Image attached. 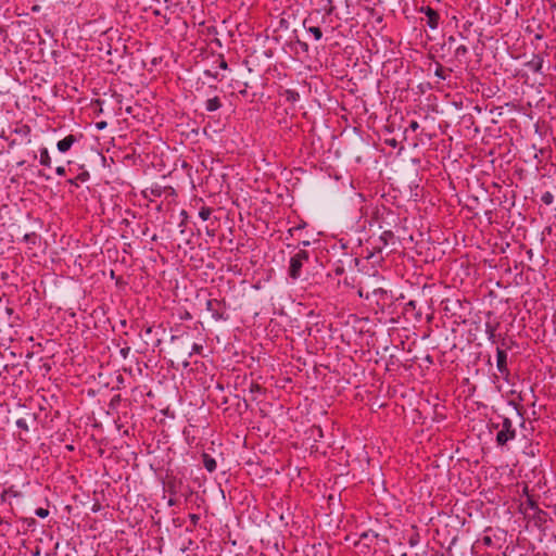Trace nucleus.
I'll list each match as a JSON object with an SVG mask.
<instances>
[{
  "instance_id": "nucleus-1",
  "label": "nucleus",
  "mask_w": 556,
  "mask_h": 556,
  "mask_svg": "<svg viewBox=\"0 0 556 556\" xmlns=\"http://www.w3.org/2000/svg\"><path fill=\"white\" fill-rule=\"evenodd\" d=\"M11 377L2 376V396H4L2 401V407H7V402L10 403V407L14 410H20L21 407L25 406L22 403V397L20 396L24 380L20 378L23 372V369L20 365L11 366Z\"/></svg>"
},
{
  "instance_id": "nucleus-2",
  "label": "nucleus",
  "mask_w": 556,
  "mask_h": 556,
  "mask_svg": "<svg viewBox=\"0 0 556 556\" xmlns=\"http://www.w3.org/2000/svg\"><path fill=\"white\" fill-rule=\"evenodd\" d=\"M5 313L8 315V329L2 328V346L4 341H15L20 336L18 328L22 327L21 318L17 314H14L12 307H5Z\"/></svg>"
},
{
  "instance_id": "nucleus-3",
  "label": "nucleus",
  "mask_w": 556,
  "mask_h": 556,
  "mask_svg": "<svg viewBox=\"0 0 556 556\" xmlns=\"http://www.w3.org/2000/svg\"><path fill=\"white\" fill-rule=\"evenodd\" d=\"M309 258L308 252L305 250H299L291 258L289 265V276L296 280L302 275V267Z\"/></svg>"
},
{
  "instance_id": "nucleus-4",
  "label": "nucleus",
  "mask_w": 556,
  "mask_h": 556,
  "mask_svg": "<svg viewBox=\"0 0 556 556\" xmlns=\"http://www.w3.org/2000/svg\"><path fill=\"white\" fill-rule=\"evenodd\" d=\"M29 413L26 410V407H21L20 410H14L10 407V403L7 402V416H5V422H14L20 429H23L25 431L28 430L25 416H28Z\"/></svg>"
},
{
  "instance_id": "nucleus-5",
  "label": "nucleus",
  "mask_w": 556,
  "mask_h": 556,
  "mask_svg": "<svg viewBox=\"0 0 556 556\" xmlns=\"http://www.w3.org/2000/svg\"><path fill=\"white\" fill-rule=\"evenodd\" d=\"M516 438V429L513 426V421L505 417L503 418L501 429L496 434V443L500 446H504L508 441Z\"/></svg>"
},
{
  "instance_id": "nucleus-6",
  "label": "nucleus",
  "mask_w": 556,
  "mask_h": 556,
  "mask_svg": "<svg viewBox=\"0 0 556 556\" xmlns=\"http://www.w3.org/2000/svg\"><path fill=\"white\" fill-rule=\"evenodd\" d=\"M29 127L28 126H22L20 129H15V137L10 138L7 137L5 140L9 142V149L13 148V146H25L30 142L29 139ZM2 139H4V136L2 135Z\"/></svg>"
},
{
  "instance_id": "nucleus-7",
  "label": "nucleus",
  "mask_w": 556,
  "mask_h": 556,
  "mask_svg": "<svg viewBox=\"0 0 556 556\" xmlns=\"http://www.w3.org/2000/svg\"><path fill=\"white\" fill-rule=\"evenodd\" d=\"M184 481L173 475H166L164 480V491L172 496L181 494L184 489Z\"/></svg>"
},
{
  "instance_id": "nucleus-8",
  "label": "nucleus",
  "mask_w": 556,
  "mask_h": 556,
  "mask_svg": "<svg viewBox=\"0 0 556 556\" xmlns=\"http://www.w3.org/2000/svg\"><path fill=\"white\" fill-rule=\"evenodd\" d=\"M496 368L505 381H509L510 371L507 366V353L501 348L496 349Z\"/></svg>"
},
{
  "instance_id": "nucleus-9",
  "label": "nucleus",
  "mask_w": 556,
  "mask_h": 556,
  "mask_svg": "<svg viewBox=\"0 0 556 556\" xmlns=\"http://www.w3.org/2000/svg\"><path fill=\"white\" fill-rule=\"evenodd\" d=\"M206 309L212 314L215 320H225V307L220 301L211 299L206 301Z\"/></svg>"
},
{
  "instance_id": "nucleus-10",
  "label": "nucleus",
  "mask_w": 556,
  "mask_h": 556,
  "mask_svg": "<svg viewBox=\"0 0 556 556\" xmlns=\"http://www.w3.org/2000/svg\"><path fill=\"white\" fill-rule=\"evenodd\" d=\"M421 12H424L426 14L427 25L431 29H435L438 27L439 21H440L439 13L434 9H432L430 7L422 8Z\"/></svg>"
},
{
  "instance_id": "nucleus-11",
  "label": "nucleus",
  "mask_w": 556,
  "mask_h": 556,
  "mask_svg": "<svg viewBox=\"0 0 556 556\" xmlns=\"http://www.w3.org/2000/svg\"><path fill=\"white\" fill-rule=\"evenodd\" d=\"M526 66L534 73H541L543 67V56L533 54L532 59L527 62Z\"/></svg>"
},
{
  "instance_id": "nucleus-12",
  "label": "nucleus",
  "mask_w": 556,
  "mask_h": 556,
  "mask_svg": "<svg viewBox=\"0 0 556 556\" xmlns=\"http://www.w3.org/2000/svg\"><path fill=\"white\" fill-rule=\"evenodd\" d=\"M77 141V138L76 136L74 135H68L66 136L65 138H63L62 140H60L56 144L58 147V150L62 153H65L67 152L72 146Z\"/></svg>"
},
{
  "instance_id": "nucleus-13",
  "label": "nucleus",
  "mask_w": 556,
  "mask_h": 556,
  "mask_svg": "<svg viewBox=\"0 0 556 556\" xmlns=\"http://www.w3.org/2000/svg\"><path fill=\"white\" fill-rule=\"evenodd\" d=\"M202 462H203L204 468L208 472H214L216 470V467H217L216 460L207 453L202 454Z\"/></svg>"
},
{
  "instance_id": "nucleus-14",
  "label": "nucleus",
  "mask_w": 556,
  "mask_h": 556,
  "mask_svg": "<svg viewBox=\"0 0 556 556\" xmlns=\"http://www.w3.org/2000/svg\"><path fill=\"white\" fill-rule=\"evenodd\" d=\"M222 108V101L218 97H213L205 102V109L208 112H215Z\"/></svg>"
},
{
  "instance_id": "nucleus-15",
  "label": "nucleus",
  "mask_w": 556,
  "mask_h": 556,
  "mask_svg": "<svg viewBox=\"0 0 556 556\" xmlns=\"http://www.w3.org/2000/svg\"><path fill=\"white\" fill-rule=\"evenodd\" d=\"M377 536H378V534L375 533L374 531H366L361 534L359 541L357 544H361L362 542H364L365 546H369V543L372 542L374 540H376Z\"/></svg>"
},
{
  "instance_id": "nucleus-16",
  "label": "nucleus",
  "mask_w": 556,
  "mask_h": 556,
  "mask_svg": "<svg viewBox=\"0 0 556 556\" xmlns=\"http://www.w3.org/2000/svg\"><path fill=\"white\" fill-rule=\"evenodd\" d=\"M498 327V323L493 325L491 323H485V333L488 336V340L492 343H495V338H496V334H495V331Z\"/></svg>"
},
{
  "instance_id": "nucleus-17",
  "label": "nucleus",
  "mask_w": 556,
  "mask_h": 556,
  "mask_svg": "<svg viewBox=\"0 0 556 556\" xmlns=\"http://www.w3.org/2000/svg\"><path fill=\"white\" fill-rule=\"evenodd\" d=\"M39 162H40L41 165H43L46 167H50L51 166V157L49 155V152H48L47 148H41L40 149Z\"/></svg>"
},
{
  "instance_id": "nucleus-18",
  "label": "nucleus",
  "mask_w": 556,
  "mask_h": 556,
  "mask_svg": "<svg viewBox=\"0 0 556 556\" xmlns=\"http://www.w3.org/2000/svg\"><path fill=\"white\" fill-rule=\"evenodd\" d=\"M2 556H27L26 551L20 548H12L9 546L8 551L2 552Z\"/></svg>"
},
{
  "instance_id": "nucleus-19",
  "label": "nucleus",
  "mask_w": 556,
  "mask_h": 556,
  "mask_svg": "<svg viewBox=\"0 0 556 556\" xmlns=\"http://www.w3.org/2000/svg\"><path fill=\"white\" fill-rule=\"evenodd\" d=\"M451 72H452V70H450V68H448V70H446V68H444L442 65H440V64H439V65L437 66V70H435V72H434V75H435L437 77H439L440 79L445 80V79L447 78V76H448V74H450Z\"/></svg>"
},
{
  "instance_id": "nucleus-20",
  "label": "nucleus",
  "mask_w": 556,
  "mask_h": 556,
  "mask_svg": "<svg viewBox=\"0 0 556 556\" xmlns=\"http://www.w3.org/2000/svg\"><path fill=\"white\" fill-rule=\"evenodd\" d=\"M306 29L314 36V38L316 40H320L321 37H323V31L319 27L317 26H309V27H306Z\"/></svg>"
},
{
  "instance_id": "nucleus-21",
  "label": "nucleus",
  "mask_w": 556,
  "mask_h": 556,
  "mask_svg": "<svg viewBox=\"0 0 556 556\" xmlns=\"http://www.w3.org/2000/svg\"><path fill=\"white\" fill-rule=\"evenodd\" d=\"M212 214V208L207 206H202L199 211V216L202 220H207Z\"/></svg>"
},
{
  "instance_id": "nucleus-22",
  "label": "nucleus",
  "mask_w": 556,
  "mask_h": 556,
  "mask_svg": "<svg viewBox=\"0 0 556 556\" xmlns=\"http://www.w3.org/2000/svg\"><path fill=\"white\" fill-rule=\"evenodd\" d=\"M541 201L545 204V205H551L553 204L554 202V195L551 191H546L542 194L541 197Z\"/></svg>"
},
{
  "instance_id": "nucleus-23",
  "label": "nucleus",
  "mask_w": 556,
  "mask_h": 556,
  "mask_svg": "<svg viewBox=\"0 0 556 556\" xmlns=\"http://www.w3.org/2000/svg\"><path fill=\"white\" fill-rule=\"evenodd\" d=\"M286 97H287V100L291 101V102H295L300 98L299 93L296 91H294V90H287L286 91Z\"/></svg>"
},
{
  "instance_id": "nucleus-24",
  "label": "nucleus",
  "mask_w": 556,
  "mask_h": 556,
  "mask_svg": "<svg viewBox=\"0 0 556 556\" xmlns=\"http://www.w3.org/2000/svg\"><path fill=\"white\" fill-rule=\"evenodd\" d=\"M326 15H332L336 11V7L333 4V0H327V5L325 7Z\"/></svg>"
},
{
  "instance_id": "nucleus-25",
  "label": "nucleus",
  "mask_w": 556,
  "mask_h": 556,
  "mask_svg": "<svg viewBox=\"0 0 556 556\" xmlns=\"http://www.w3.org/2000/svg\"><path fill=\"white\" fill-rule=\"evenodd\" d=\"M203 350V346L198 343H193L191 352H189L188 356L191 357L193 354H199Z\"/></svg>"
},
{
  "instance_id": "nucleus-26",
  "label": "nucleus",
  "mask_w": 556,
  "mask_h": 556,
  "mask_svg": "<svg viewBox=\"0 0 556 556\" xmlns=\"http://www.w3.org/2000/svg\"><path fill=\"white\" fill-rule=\"evenodd\" d=\"M35 514L40 518H46L49 515V510L47 508L39 507L35 510Z\"/></svg>"
},
{
  "instance_id": "nucleus-27",
  "label": "nucleus",
  "mask_w": 556,
  "mask_h": 556,
  "mask_svg": "<svg viewBox=\"0 0 556 556\" xmlns=\"http://www.w3.org/2000/svg\"><path fill=\"white\" fill-rule=\"evenodd\" d=\"M456 55H465L468 53V49L466 46L462 45L459 47L456 48V51H455Z\"/></svg>"
},
{
  "instance_id": "nucleus-28",
  "label": "nucleus",
  "mask_w": 556,
  "mask_h": 556,
  "mask_svg": "<svg viewBox=\"0 0 556 556\" xmlns=\"http://www.w3.org/2000/svg\"><path fill=\"white\" fill-rule=\"evenodd\" d=\"M151 193L156 197H161L162 194V187L155 186L150 189Z\"/></svg>"
},
{
  "instance_id": "nucleus-29",
  "label": "nucleus",
  "mask_w": 556,
  "mask_h": 556,
  "mask_svg": "<svg viewBox=\"0 0 556 556\" xmlns=\"http://www.w3.org/2000/svg\"><path fill=\"white\" fill-rule=\"evenodd\" d=\"M168 506H176L178 504L177 496L169 495V498L167 501Z\"/></svg>"
},
{
  "instance_id": "nucleus-30",
  "label": "nucleus",
  "mask_w": 556,
  "mask_h": 556,
  "mask_svg": "<svg viewBox=\"0 0 556 556\" xmlns=\"http://www.w3.org/2000/svg\"><path fill=\"white\" fill-rule=\"evenodd\" d=\"M408 128H409L410 130H413V131H416V130L419 128V124H418V122H417V121H412V122L409 123Z\"/></svg>"
},
{
  "instance_id": "nucleus-31",
  "label": "nucleus",
  "mask_w": 556,
  "mask_h": 556,
  "mask_svg": "<svg viewBox=\"0 0 556 556\" xmlns=\"http://www.w3.org/2000/svg\"><path fill=\"white\" fill-rule=\"evenodd\" d=\"M55 173H56V175H59V176H65V174H66V172H65V167H63V166H58V167L55 168Z\"/></svg>"
},
{
  "instance_id": "nucleus-32",
  "label": "nucleus",
  "mask_w": 556,
  "mask_h": 556,
  "mask_svg": "<svg viewBox=\"0 0 556 556\" xmlns=\"http://www.w3.org/2000/svg\"><path fill=\"white\" fill-rule=\"evenodd\" d=\"M219 68L222 70H227L228 68V64L227 62L225 61V59L223 56H220V61H219Z\"/></svg>"
},
{
  "instance_id": "nucleus-33",
  "label": "nucleus",
  "mask_w": 556,
  "mask_h": 556,
  "mask_svg": "<svg viewBox=\"0 0 556 556\" xmlns=\"http://www.w3.org/2000/svg\"><path fill=\"white\" fill-rule=\"evenodd\" d=\"M106 126H108V123H106V122H104V121L98 122V123L96 124V127H97V129H99V130L104 129Z\"/></svg>"
},
{
  "instance_id": "nucleus-34",
  "label": "nucleus",
  "mask_w": 556,
  "mask_h": 556,
  "mask_svg": "<svg viewBox=\"0 0 556 556\" xmlns=\"http://www.w3.org/2000/svg\"><path fill=\"white\" fill-rule=\"evenodd\" d=\"M204 75L207 76V77H212L214 79H217V76L218 74L217 73H212L211 71L206 70L204 71Z\"/></svg>"
},
{
  "instance_id": "nucleus-35",
  "label": "nucleus",
  "mask_w": 556,
  "mask_h": 556,
  "mask_svg": "<svg viewBox=\"0 0 556 556\" xmlns=\"http://www.w3.org/2000/svg\"><path fill=\"white\" fill-rule=\"evenodd\" d=\"M251 392H260L262 391V387L260 384L253 383L250 388Z\"/></svg>"
},
{
  "instance_id": "nucleus-36",
  "label": "nucleus",
  "mask_w": 556,
  "mask_h": 556,
  "mask_svg": "<svg viewBox=\"0 0 556 556\" xmlns=\"http://www.w3.org/2000/svg\"><path fill=\"white\" fill-rule=\"evenodd\" d=\"M11 493V490H7V489H3L2 490V495H1V498H2V503L5 502L7 500V496Z\"/></svg>"
},
{
  "instance_id": "nucleus-37",
  "label": "nucleus",
  "mask_w": 556,
  "mask_h": 556,
  "mask_svg": "<svg viewBox=\"0 0 556 556\" xmlns=\"http://www.w3.org/2000/svg\"><path fill=\"white\" fill-rule=\"evenodd\" d=\"M482 541L484 545L490 546L492 544V539L490 536H484Z\"/></svg>"
},
{
  "instance_id": "nucleus-38",
  "label": "nucleus",
  "mask_w": 556,
  "mask_h": 556,
  "mask_svg": "<svg viewBox=\"0 0 556 556\" xmlns=\"http://www.w3.org/2000/svg\"><path fill=\"white\" fill-rule=\"evenodd\" d=\"M415 305H416V302H415V301H409V302L406 304V307L415 308Z\"/></svg>"
},
{
  "instance_id": "nucleus-39",
  "label": "nucleus",
  "mask_w": 556,
  "mask_h": 556,
  "mask_svg": "<svg viewBox=\"0 0 556 556\" xmlns=\"http://www.w3.org/2000/svg\"><path fill=\"white\" fill-rule=\"evenodd\" d=\"M129 351V348L127 349H122L121 353L124 355V357L126 356V354L128 353Z\"/></svg>"
},
{
  "instance_id": "nucleus-40",
  "label": "nucleus",
  "mask_w": 556,
  "mask_h": 556,
  "mask_svg": "<svg viewBox=\"0 0 556 556\" xmlns=\"http://www.w3.org/2000/svg\"><path fill=\"white\" fill-rule=\"evenodd\" d=\"M342 273H343V268L338 267V268L336 269V274H337V275H341Z\"/></svg>"
},
{
  "instance_id": "nucleus-41",
  "label": "nucleus",
  "mask_w": 556,
  "mask_h": 556,
  "mask_svg": "<svg viewBox=\"0 0 556 556\" xmlns=\"http://www.w3.org/2000/svg\"><path fill=\"white\" fill-rule=\"evenodd\" d=\"M24 163H25V161H24V160H17V161H16V165H18V166H20V165H23Z\"/></svg>"
},
{
  "instance_id": "nucleus-42",
  "label": "nucleus",
  "mask_w": 556,
  "mask_h": 556,
  "mask_svg": "<svg viewBox=\"0 0 556 556\" xmlns=\"http://www.w3.org/2000/svg\"><path fill=\"white\" fill-rule=\"evenodd\" d=\"M5 278H7V275L4 273H2V276H1L2 281L5 280Z\"/></svg>"
},
{
  "instance_id": "nucleus-43",
  "label": "nucleus",
  "mask_w": 556,
  "mask_h": 556,
  "mask_svg": "<svg viewBox=\"0 0 556 556\" xmlns=\"http://www.w3.org/2000/svg\"><path fill=\"white\" fill-rule=\"evenodd\" d=\"M302 244H303L304 247H306V245H308V244H309V242H308V241H303V242H302Z\"/></svg>"
},
{
  "instance_id": "nucleus-44",
  "label": "nucleus",
  "mask_w": 556,
  "mask_h": 556,
  "mask_svg": "<svg viewBox=\"0 0 556 556\" xmlns=\"http://www.w3.org/2000/svg\"><path fill=\"white\" fill-rule=\"evenodd\" d=\"M3 370L9 371V365H4Z\"/></svg>"
},
{
  "instance_id": "nucleus-45",
  "label": "nucleus",
  "mask_w": 556,
  "mask_h": 556,
  "mask_svg": "<svg viewBox=\"0 0 556 556\" xmlns=\"http://www.w3.org/2000/svg\"><path fill=\"white\" fill-rule=\"evenodd\" d=\"M535 38H536V39H542V35H539V34H538V35L535 36Z\"/></svg>"
}]
</instances>
